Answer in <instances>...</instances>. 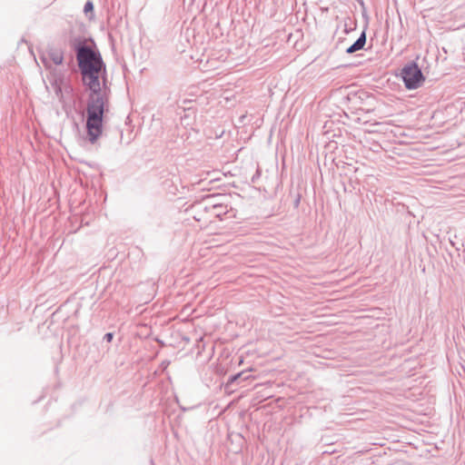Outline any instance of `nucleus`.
<instances>
[{
	"label": "nucleus",
	"mask_w": 465,
	"mask_h": 465,
	"mask_svg": "<svg viewBox=\"0 0 465 465\" xmlns=\"http://www.w3.org/2000/svg\"><path fill=\"white\" fill-rule=\"evenodd\" d=\"M83 84L90 90L86 106V131L88 141L95 143L103 133L104 112L108 111L106 91L101 89L100 74H106V66L98 50L84 40L76 39L73 45Z\"/></svg>",
	"instance_id": "obj_1"
},
{
	"label": "nucleus",
	"mask_w": 465,
	"mask_h": 465,
	"mask_svg": "<svg viewBox=\"0 0 465 465\" xmlns=\"http://www.w3.org/2000/svg\"><path fill=\"white\" fill-rule=\"evenodd\" d=\"M401 76L405 87L409 90L417 89L425 81V77L420 68L414 61L406 64L402 67Z\"/></svg>",
	"instance_id": "obj_2"
},
{
	"label": "nucleus",
	"mask_w": 465,
	"mask_h": 465,
	"mask_svg": "<svg viewBox=\"0 0 465 465\" xmlns=\"http://www.w3.org/2000/svg\"><path fill=\"white\" fill-rule=\"evenodd\" d=\"M213 196H208L203 203L198 204V208L210 214L211 217H216L223 220V216L229 212L228 206L213 202Z\"/></svg>",
	"instance_id": "obj_3"
},
{
	"label": "nucleus",
	"mask_w": 465,
	"mask_h": 465,
	"mask_svg": "<svg viewBox=\"0 0 465 465\" xmlns=\"http://www.w3.org/2000/svg\"><path fill=\"white\" fill-rule=\"evenodd\" d=\"M366 44V33L362 31L359 38L346 49L347 54H353L357 51L362 50Z\"/></svg>",
	"instance_id": "obj_4"
},
{
	"label": "nucleus",
	"mask_w": 465,
	"mask_h": 465,
	"mask_svg": "<svg viewBox=\"0 0 465 465\" xmlns=\"http://www.w3.org/2000/svg\"><path fill=\"white\" fill-rule=\"evenodd\" d=\"M48 57L56 65H60L64 62V53L61 50L50 49Z\"/></svg>",
	"instance_id": "obj_5"
},
{
	"label": "nucleus",
	"mask_w": 465,
	"mask_h": 465,
	"mask_svg": "<svg viewBox=\"0 0 465 465\" xmlns=\"http://www.w3.org/2000/svg\"><path fill=\"white\" fill-rule=\"evenodd\" d=\"M94 4L92 1H87L84 6V13L86 15H89V13L91 14V16L94 15Z\"/></svg>",
	"instance_id": "obj_6"
},
{
	"label": "nucleus",
	"mask_w": 465,
	"mask_h": 465,
	"mask_svg": "<svg viewBox=\"0 0 465 465\" xmlns=\"http://www.w3.org/2000/svg\"><path fill=\"white\" fill-rule=\"evenodd\" d=\"M242 372H241V373H237V374H234V375H232V376H231V377L229 378L228 382H229V383H232V382L236 381L239 378H241V376H242Z\"/></svg>",
	"instance_id": "obj_7"
},
{
	"label": "nucleus",
	"mask_w": 465,
	"mask_h": 465,
	"mask_svg": "<svg viewBox=\"0 0 465 465\" xmlns=\"http://www.w3.org/2000/svg\"><path fill=\"white\" fill-rule=\"evenodd\" d=\"M113 338H114V333L113 332H107L104 336V341H106L107 342H111Z\"/></svg>",
	"instance_id": "obj_8"
},
{
	"label": "nucleus",
	"mask_w": 465,
	"mask_h": 465,
	"mask_svg": "<svg viewBox=\"0 0 465 465\" xmlns=\"http://www.w3.org/2000/svg\"><path fill=\"white\" fill-rule=\"evenodd\" d=\"M260 175H261V171H260V169H257L256 173L252 178V182L254 183L255 180L260 177Z\"/></svg>",
	"instance_id": "obj_9"
},
{
	"label": "nucleus",
	"mask_w": 465,
	"mask_h": 465,
	"mask_svg": "<svg viewBox=\"0 0 465 465\" xmlns=\"http://www.w3.org/2000/svg\"><path fill=\"white\" fill-rule=\"evenodd\" d=\"M41 59H42V62H43V64H45V67H48V66H49L48 59H47V58H45V57H44V56H43V57H41Z\"/></svg>",
	"instance_id": "obj_10"
},
{
	"label": "nucleus",
	"mask_w": 465,
	"mask_h": 465,
	"mask_svg": "<svg viewBox=\"0 0 465 465\" xmlns=\"http://www.w3.org/2000/svg\"><path fill=\"white\" fill-rule=\"evenodd\" d=\"M55 93H56L57 95L62 93V90H61L60 86H56L55 87Z\"/></svg>",
	"instance_id": "obj_11"
},
{
	"label": "nucleus",
	"mask_w": 465,
	"mask_h": 465,
	"mask_svg": "<svg viewBox=\"0 0 465 465\" xmlns=\"http://www.w3.org/2000/svg\"><path fill=\"white\" fill-rule=\"evenodd\" d=\"M102 78H103L104 84H105V81H106L105 76H104V75H102Z\"/></svg>",
	"instance_id": "obj_12"
}]
</instances>
